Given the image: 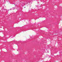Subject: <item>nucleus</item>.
<instances>
[{
    "label": "nucleus",
    "instance_id": "1",
    "mask_svg": "<svg viewBox=\"0 0 62 62\" xmlns=\"http://www.w3.org/2000/svg\"><path fill=\"white\" fill-rule=\"evenodd\" d=\"M24 8H25V7H24Z\"/></svg>",
    "mask_w": 62,
    "mask_h": 62
}]
</instances>
